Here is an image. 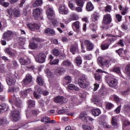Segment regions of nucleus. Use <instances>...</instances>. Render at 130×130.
<instances>
[{
  "label": "nucleus",
  "mask_w": 130,
  "mask_h": 130,
  "mask_svg": "<svg viewBox=\"0 0 130 130\" xmlns=\"http://www.w3.org/2000/svg\"><path fill=\"white\" fill-rule=\"evenodd\" d=\"M78 84L82 89H86L90 86V81L86 75H82L78 80Z\"/></svg>",
  "instance_id": "nucleus-1"
},
{
  "label": "nucleus",
  "mask_w": 130,
  "mask_h": 130,
  "mask_svg": "<svg viewBox=\"0 0 130 130\" xmlns=\"http://www.w3.org/2000/svg\"><path fill=\"white\" fill-rule=\"evenodd\" d=\"M105 80L107 83L111 88H117L118 82L116 79L112 78L111 75L108 74L105 76Z\"/></svg>",
  "instance_id": "nucleus-2"
},
{
  "label": "nucleus",
  "mask_w": 130,
  "mask_h": 130,
  "mask_svg": "<svg viewBox=\"0 0 130 130\" xmlns=\"http://www.w3.org/2000/svg\"><path fill=\"white\" fill-rule=\"evenodd\" d=\"M114 41H115V39L113 38H108L104 41L101 45V49H102V50H107Z\"/></svg>",
  "instance_id": "nucleus-3"
},
{
  "label": "nucleus",
  "mask_w": 130,
  "mask_h": 130,
  "mask_svg": "<svg viewBox=\"0 0 130 130\" xmlns=\"http://www.w3.org/2000/svg\"><path fill=\"white\" fill-rule=\"evenodd\" d=\"M12 108L13 110L11 111V118L14 121H18L20 119V112L13 106H12Z\"/></svg>",
  "instance_id": "nucleus-4"
},
{
  "label": "nucleus",
  "mask_w": 130,
  "mask_h": 130,
  "mask_svg": "<svg viewBox=\"0 0 130 130\" xmlns=\"http://www.w3.org/2000/svg\"><path fill=\"white\" fill-rule=\"evenodd\" d=\"M12 100H13V104L17 108H19L21 109L22 107H23V102H22V100L20 99V98H17L16 97V95L13 94L12 95Z\"/></svg>",
  "instance_id": "nucleus-5"
},
{
  "label": "nucleus",
  "mask_w": 130,
  "mask_h": 130,
  "mask_svg": "<svg viewBox=\"0 0 130 130\" xmlns=\"http://www.w3.org/2000/svg\"><path fill=\"white\" fill-rule=\"evenodd\" d=\"M46 58V55L43 53H40L35 57V60L37 62L39 63H43L45 62V59Z\"/></svg>",
  "instance_id": "nucleus-6"
},
{
  "label": "nucleus",
  "mask_w": 130,
  "mask_h": 130,
  "mask_svg": "<svg viewBox=\"0 0 130 130\" xmlns=\"http://www.w3.org/2000/svg\"><path fill=\"white\" fill-rule=\"evenodd\" d=\"M13 35H14L13 31L11 30H7L3 34L2 39L4 40H7V41H10V40H11L12 38H13Z\"/></svg>",
  "instance_id": "nucleus-7"
},
{
  "label": "nucleus",
  "mask_w": 130,
  "mask_h": 130,
  "mask_svg": "<svg viewBox=\"0 0 130 130\" xmlns=\"http://www.w3.org/2000/svg\"><path fill=\"white\" fill-rule=\"evenodd\" d=\"M112 22V18L110 14H107L104 15L103 23L105 25H109Z\"/></svg>",
  "instance_id": "nucleus-8"
},
{
  "label": "nucleus",
  "mask_w": 130,
  "mask_h": 130,
  "mask_svg": "<svg viewBox=\"0 0 130 130\" xmlns=\"http://www.w3.org/2000/svg\"><path fill=\"white\" fill-rule=\"evenodd\" d=\"M54 102L55 103H67L68 102L67 99H64L63 96L58 95L54 98Z\"/></svg>",
  "instance_id": "nucleus-9"
},
{
  "label": "nucleus",
  "mask_w": 130,
  "mask_h": 130,
  "mask_svg": "<svg viewBox=\"0 0 130 130\" xmlns=\"http://www.w3.org/2000/svg\"><path fill=\"white\" fill-rule=\"evenodd\" d=\"M58 12L61 15H68L69 14V9L64 5H61L59 7Z\"/></svg>",
  "instance_id": "nucleus-10"
},
{
  "label": "nucleus",
  "mask_w": 130,
  "mask_h": 130,
  "mask_svg": "<svg viewBox=\"0 0 130 130\" xmlns=\"http://www.w3.org/2000/svg\"><path fill=\"white\" fill-rule=\"evenodd\" d=\"M84 45L86 47V50L87 51H91L94 49V44L91 42V41L86 40L84 42Z\"/></svg>",
  "instance_id": "nucleus-11"
},
{
  "label": "nucleus",
  "mask_w": 130,
  "mask_h": 130,
  "mask_svg": "<svg viewBox=\"0 0 130 130\" xmlns=\"http://www.w3.org/2000/svg\"><path fill=\"white\" fill-rule=\"evenodd\" d=\"M46 14L47 15V17L50 20H53V19H54V17H55V13L51 8H48L46 11Z\"/></svg>",
  "instance_id": "nucleus-12"
},
{
  "label": "nucleus",
  "mask_w": 130,
  "mask_h": 130,
  "mask_svg": "<svg viewBox=\"0 0 130 130\" xmlns=\"http://www.w3.org/2000/svg\"><path fill=\"white\" fill-rule=\"evenodd\" d=\"M98 62L100 66L103 67V66H107V64L110 63V61L109 60L104 59L102 57H100L98 59Z\"/></svg>",
  "instance_id": "nucleus-13"
},
{
  "label": "nucleus",
  "mask_w": 130,
  "mask_h": 130,
  "mask_svg": "<svg viewBox=\"0 0 130 130\" xmlns=\"http://www.w3.org/2000/svg\"><path fill=\"white\" fill-rule=\"evenodd\" d=\"M27 27H28L31 31H35L36 30H39V29H40V26L36 23H28L27 24Z\"/></svg>",
  "instance_id": "nucleus-14"
},
{
  "label": "nucleus",
  "mask_w": 130,
  "mask_h": 130,
  "mask_svg": "<svg viewBox=\"0 0 130 130\" xmlns=\"http://www.w3.org/2000/svg\"><path fill=\"white\" fill-rule=\"evenodd\" d=\"M66 73V69L61 67V68H57L54 72L55 75L56 76H61V75H63Z\"/></svg>",
  "instance_id": "nucleus-15"
},
{
  "label": "nucleus",
  "mask_w": 130,
  "mask_h": 130,
  "mask_svg": "<svg viewBox=\"0 0 130 130\" xmlns=\"http://www.w3.org/2000/svg\"><path fill=\"white\" fill-rule=\"evenodd\" d=\"M9 110V106L6 104L3 103L2 105H0V114L4 113V112H6V111H8Z\"/></svg>",
  "instance_id": "nucleus-16"
},
{
  "label": "nucleus",
  "mask_w": 130,
  "mask_h": 130,
  "mask_svg": "<svg viewBox=\"0 0 130 130\" xmlns=\"http://www.w3.org/2000/svg\"><path fill=\"white\" fill-rule=\"evenodd\" d=\"M100 18V15L97 12H94L91 16V20L95 22V24L98 23V19Z\"/></svg>",
  "instance_id": "nucleus-17"
},
{
  "label": "nucleus",
  "mask_w": 130,
  "mask_h": 130,
  "mask_svg": "<svg viewBox=\"0 0 130 130\" xmlns=\"http://www.w3.org/2000/svg\"><path fill=\"white\" fill-rule=\"evenodd\" d=\"M19 62L22 66H28L31 63V60L29 59H24V58H20Z\"/></svg>",
  "instance_id": "nucleus-18"
},
{
  "label": "nucleus",
  "mask_w": 130,
  "mask_h": 130,
  "mask_svg": "<svg viewBox=\"0 0 130 130\" xmlns=\"http://www.w3.org/2000/svg\"><path fill=\"white\" fill-rule=\"evenodd\" d=\"M92 115L96 117V116H99L101 114V110L99 109H92L90 110Z\"/></svg>",
  "instance_id": "nucleus-19"
},
{
  "label": "nucleus",
  "mask_w": 130,
  "mask_h": 130,
  "mask_svg": "<svg viewBox=\"0 0 130 130\" xmlns=\"http://www.w3.org/2000/svg\"><path fill=\"white\" fill-rule=\"evenodd\" d=\"M40 14H41L40 9L39 8H36L34 10L32 15H33V17H34V18L36 19L40 17Z\"/></svg>",
  "instance_id": "nucleus-20"
},
{
  "label": "nucleus",
  "mask_w": 130,
  "mask_h": 130,
  "mask_svg": "<svg viewBox=\"0 0 130 130\" xmlns=\"http://www.w3.org/2000/svg\"><path fill=\"white\" fill-rule=\"evenodd\" d=\"M86 10L87 12H91L94 10V6L91 2H88L86 4Z\"/></svg>",
  "instance_id": "nucleus-21"
},
{
  "label": "nucleus",
  "mask_w": 130,
  "mask_h": 130,
  "mask_svg": "<svg viewBox=\"0 0 130 130\" xmlns=\"http://www.w3.org/2000/svg\"><path fill=\"white\" fill-rule=\"evenodd\" d=\"M7 83L8 86H12V85H15L16 83V79H15L13 77H9L8 79H7Z\"/></svg>",
  "instance_id": "nucleus-22"
},
{
  "label": "nucleus",
  "mask_w": 130,
  "mask_h": 130,
  "mask_svg": "<svg viewBox=\"0 0 130 130\" xmlns=\"http://www.w3.org/2000/svg\"><path fill=\"white\" fill-rule=\"evenodd\" d=\"M31 92H32V89L31 88H27L24 91H21L20 94L23 97L26 98L28 93H31Z\"/></svg>",
  "instance_id": "nucleus-23"
},
{
  "label": "nucleus",
  "mask_w": 130,
  "mask_h": 130,
  "mask_svg": "<svg viewBox=\"0 0 130 130\" xmlns=\"http://www.w3.org/2000/svg\"><path fill=\"white\" fill-rule=\"evenodd\" d=\"M27 104L28 108H35V101L28 100L27 101Z\"/></svg>",
  "instance_id": "nucleus-24"
},
{
  "label": "nucleus",
  "mask_w": 130,
  "mask_h": 130,
  "mask_svg": "<svg viewBox=\"0 0 130 130\" xmlns=\"http://www.w3.org/2000/svg\"><path fill=\"white\" fill-rule=\"evenodd\" d=\"M72 27H75L76 31L80 32V21H77L72 24Z\"/></svg>",
  "instance_id": "nucleus-25"
},
{
  "label": "nucleus",
  "mask_w": 130,
  "mask_h": 130,
  "mask_svg": "<svg viewBox=\"0 0 130 130\" xmlns=\"http://www.w3.org/2000/svg\"><path fill=\"white\" fill-rule=\"evenodd\" d=\"M68 88L69 90H75V91H79V87L75 85V84H70L68 85Z\"/></svg>",
  "instance_id": "nucleus-26"
},
{
  "label": "nucleus",
  "mask_w": 130,
  "mask_h": 130,
  "mask_svg": "<svg viewBox=\"0 0 130 130\" xmlns=\"http://www.w3.org/2000/svg\"><path fill=\"white\" fill-rule=\"evenodd\" d=\"M45 34H51V35H55V31L54 30L48 28L45 29Z\"/></svg>",
  "instance_id": "nucleus-27"
},
{
  "label": "nucleus",
  "mask_w": 130,
  "mask_h": 130,
  "mask_svg": "<svg viewBox=\"0 0 130 130\" xmlns=\"http://www.w3.org/2000/svg\"><path fill=\"white\" fill-rule=\"evenodd\" d=\"M77 50H78V45H73L70 48V51L72 54H75Z\"/></svg>",
  "instance_id": "nucleus-28"
},
{
  "label": "nucleus",
  "mask_w": 130,
  "mask_h": 130,
  "mask_svg": "<svg viewBox=\"0 0 130 130\" xmlns=\"http://www.w3.org/2000/svg\"><path fill=\"white\" fill-rule=\"evenodd\" d=\"M37 83L39 86H44V80L40 77H37Z\"/></svg>",
  "instance_id": "nucleus-29"
},
{
  "label": "nucleus",
  "mask_w": 130,
  "mask_h": 130,
  "mask_svg": "<svg viewBox=\"0 0 130 130\" xmlns=\"http://www.w3.org/2000/svg\"><path fill=\"white\" fill-rule=\"evenodd\" d=\"M75 62L77 64V66H81L82 64V57L80 56L76 57Z\"/></svg>",
  "instance_id": "nucleus-30"
},
{
  "label": "nucleus",
  "mask_w": 130,
  "mask_h": 130,
  "mask_svg": "<svg viewBox=\"0 0 130 130\" xmlns=\"http://www.w3.org/2000/svg\"><path fill=\"white\" fill-rule=\"evenodd\" d=\"M75 4H76L77 6L78 7H81V8H83L84 7V4L85 2L82 0H75Z\"/></svg>",
  "instance_id": "nucleus-31"
},
{
  "label": "nucleus",
  "mask_w": 130,
  "mask_h": 130,
  "mask_svg": "<svg viewBox=\"0 0 130 130\" xmlns=\"http://www.w3.org/2000/svg\"><path fill=\"white\" fill-rule=\"evenodd\" d=\"M64 83L66 85H68V84H71L72 83V77L70 76H67L64 77Z\"/></svg>",
  "instance_id": "nucleus-32"
},
{
  "label": "nucleus",
  "mask_w": 130,
  "mask_h": 130,
  "mask_svg": "<svg viewBox=\"0 0 130 130\" xmlns=\"http://www.w3.org/2000/svg\"><path fill=\"white\" fill-rule=\"evenodd\" d=\"M38 47V45L34 42H30L29 44V48L30 49H36Z\"/></svg>",
  "instance_id": "nucleus-33"
},
{
  "label": "nucleus",
  "mask_w": 130,
  "mask_h": 130,
  "mask_svg": "<svg viewBox=\"0 0 130 130\" xmlns=\"http://www.w3.org/2000/svg\"><path fill=\"white\" fill-rule=\"evenodd\" d=\"M42 0H36L35 2L33 4V7H39L42 5Z\"/></svg>",
  "instance_id": "nucleus-34"
},
{
  "label": "nucleus",
  "mask_w": 130,
  "mask_h": 130,
  "mask_svg": "<svg viewBox=\"0 0 130 130\" xmlns=\"http://www.w3.org/2000/svg\"><path fill=\"white\" fill-rule=\"evenodd\" d=\"M114 107V105H113L111 103H107L106 104V109L108 110H110L111 109H112Z\"/></svg>",
  "instance_id": "nucleus-35"
},
{
  "label": "nucleus",
  "mask_w": 130,
  "mask_h": 130,
  "mask_svg": "<svg viewBox=\"0 0 130 130\" xmlns=\"http://www.w3.org/2000/svg\"><path fill=\"white\" fill-rule=\"evenodd\" d=\"M112 72L113 73H116V74H120V67H114L112 69Z\"/></svg>",
  "instance_id": "nucleus-36"
},
{
  "label": "nucleus",
  "mask_w": 130,
  "mask_h": 130,
  "mask_svg": "<svg viewBox=\"0 0 130 130\" xmlns=\"http://www.w3.org/2000/svg\"><path fill=\"white\" fill-rule=\"evenodd\" d=\"M50 119V118H49L47 116H45V117H43L41 118V121L42 122H45V123H48Z\"/></svg>",
  "instance_id": "nucleus-37"
},
{
  "label": "nucleus",
  "mask_w": 130,
  "mask_h": 130,
  "mask_svg": "<svg viewBox=\"0 0 130 130\" xmlns=\"http://www.w3.org/2000/svg\"><path fill=\"white\" fill-rule=\"evenodd\" d=\"M13 15L15 17H19L20 16V11H19L18 9L15 8L13 10Z\"/></svg>",
  "instance_id": "nucleus-38"
},
{
  "label": "nucleus",
  "mask_w": 130,
  "mask_h": 130,
  "mask_svg": "<svg viewBox=\"0 0 130 130\" xmlns=\"http://www.w3.org/2000/svg\"><path fill=\"white\" fill-rule=\"evenodd\" d=\"M29 122H30L27 121H23L21 124V127H22V128H27V127H28V124Z\"/></svg>",
  "instance_id": "nucleus-39"
},
{
  "label": "nucleus",
  "mask_w": 130,
  "mask_h": 130,
  "mask_svg": "<svg viewBox=\"0 0 130 130\" xmlns=\"http://www.w3.org/2000/svg\"><path fill=\"white\" fill-rule=\"evenodd\" d=\"M111 122L112 126H114V128H117V122H116L115 117L112 118Z\"/></svg>",
  "instance_id": "nucleus-40"
},
{
  "label": "nucleus",
  "mask_w": 130,
  "mask_h": 130,
  "mask_svg": "<svg viewBox=\"0 0 130 130\" xmlns=\"http://www.w3.org/2000/svg\"><path fill=\"white\" fill-rule=\"evenodd\" d=\"M94 76L95 81H99L100 80H101V75H100V74L95 73Z\"/></svg>",
  "instance_id": "nucleus-41"
},
{
  "label": "nucleus",
  "mask_w": 130,
  "mask_h": 130,
  "mask_svg": "<svg viewBox=\"0 0 130 130\" xmlns=\"http://www.w3.org/2000/svg\"><path fill=\"white\" fill-rule=\"evenodd\" d=\"M123 126H127L130 125V121L128 119H124L122 120Z\"/></svg>",
  "instance_id": "nucleus-42"
},
{
  "label": "nucleus",
  "mask_w": 130,
  "mask_h": 130,
  "mask_svg": "<svg viewBox=\"0 0 130 130\" xmlns=\"http://www.w3.org/2000/svg\"><path fill=\"white\" fill-rule=\"evenodd\" d=\"M71 64L72 63L70 61L65 60L61 63V66H67L68 67H71Z\"/></svg>",
  "instance_id": "nucleus-43"
},
{
  "label": "nucleus",
  "mask_w": 130,
  "mask_h": 130,
  "mask_svg": "<svg viewBox=\"0 0 130 130\" xmlns=\"http://www.w3.org/2000/svg\"><path fill=\"white\" fill-rule=\"evenodd\" d=\"M7 122V121L6 118L5 117L0 118V125L2 124H6Z\"/></svg>",
  "instance_id": "nucleus-44"
},
{
  "label": "nucleus",
  "mask_w": 130,
  "mask_h": 130,
  "mask_svg": "<svg viewBox=\"0 0 130 130\" xmlns=\"http://www.w3.org/2000/svg\"><path fill=\"white\" fill-rule=\"evenodd\" d=\"M53 54L55 56H58L60 54V52L57 49H54L53 50Z\"/></svg>",
  "instance_id": "nucleus-45"
},
{
  "label": "nucleus",
  "mask_w": 130,
  "mask_h": 130,
  "mask_svg": "<svg viewBox=\"0 0 130 130\" xmlns=\"http://www.w3.org/2000/svg\"><path fill=\"white\" fill-rule=\"evenodd\" d=\"M84 120L85 122H87L88 121H93L94 120V119L90 116H85L84 117Z\"/></svg>",
  "instance_id": "nucleus-46"
},
{
  "label": "nucleus",
  "mask_w": 130,
  "mask_h": 130,
  "mask_svg": "<svg viewBox=\"0 0 130 130\" xmlns=\"http://www.w3.org/2000/svg\"><path fill=\"white\" fill-rule=\"evenodd\" d=\"M70 21H77L78 20V16L74 14L71 16L70 18Z\"/></svg>",
  "instance_id": "nucleus-47"
},
{
  "label": "nucleus",
  "mask_w": 130,
  "mask_h": 130,
  "mask_svg": "<svg viewBox=\"0 0 130 130\" xmlns=\"http://www.w3.org/2000/svg\"><path fill=\"white\" fill-rule=\"evenodd\" d=\"M28 69L29 70H31V71H33L35 74L37 73V69H36L35 68V66H31L29 67H28Z\"/></svg>",
  "instance_id": "nucleus-48"
},
{
  "label": "nucleus",
  "mask_w": 130,
  "mask_h": 130,
  "mask_svg": "<svg viewBox=\"0 0 130 130\" xmlns=\"http://www.w3.org/2000/svg\"><path fill=\"white\" fill-rule=\"evenodd\" d=\"M125 72L128 75L130 74V64H127L125 68Z\"/></svg>",
  "instance_id": "nucleus-49"
},
{
  "label": "nucleus",
  "mask_w": 130,
  "mask_h": 130,
  "mask_svg": "<svg viewBox=\"0 0 130 130\" xmlns=\"http://www.w3.org/2000/svg\"><path fill=\"white\" fill-rule=\"evenodd\" d=\"M33 95H34V97L35 98H36V99H40V95H39L38 94L37 91H34V93H33Z\"/></svg>",
  "instance_id": "nucleus-50"
},
{
  "label": "nucleus",
  "mask_w": 130,
  "mask_h": 130,
  "mask_svg": "<svg viewBox=\"0 0 130 130\" xmlns=\"http://www.w3.org/2000/svg\"><path fill=\"white\" fill-rule=\"evenodd\" d=\"M69 7L71 8L73 11H75V5L73 4L71 2H69Z\"/></svg>",
  "instance_id": "nucleus-51"
},
{
  "label": "nucleus",
  "mask_w": 130,
  "mask_h": 130,
  "mask_svg": "<svg viewBox=\"0 0 130 130\" xmlns=\"http://www.w3.org/2000/svg\"><path fill=\"white\" fill-rule=\"evenodd\" d=\"M39 112V111H38V110H34L31 111V114L34 116H37V115H38Z\"/></svg>",
  "instance_id": "nucleus-52"
},
{
  "label": "nucleus",
  "mask_w": 130,
  "mask_h": 130,
  "mask_svg": "<svg viewBox=\"0 0 130 130\" xmlns=\"http://www.w3.org/2000/svg\"><path fill=\"white\" fill-rule=\"evenodd\" d=\"M116 19H117L118 22H121L122 16L120 14H116Z\"/></svg>",
  "instance_id": "nucleus-53"
},
{
  "label": "nucleus",
  "mask_w": 130,
  "mask_h": 130,
  "mask_svg": "<svg viewBox=\"0 0 130 130\" xmlns=\"http://www.w3.org/2000/svg\"><path fill=\"white\" fill-rule=\"evenodd\" d=\"M59 62V60L58 59H56L54 60L53 61H52L51 62H50V64H57Z\"/></svg>",
  "instance_id": "nucleus-54"
},
{
  "label": "nucleus",
  "mask_w": 130,
  "mask_h": 130,
  "mask_svg": "<svg viewBox=\"0 0 130 130\" xmlns=\"http://www.w3.org/2000/svg\"><path fill=\"white\" fill-rule=\"evenodd\" d=\"M105 12L110 13L111 12V6L110 5H107L105 8Z\"/></svg>",
  "instance_id": "nucleus-55"
},
{
  "label": "nucleus",
  "mask_w": 130,
  "mask_h": 130,
  "mask_svg": "<svg viewBox=\"0 0 130 130\" xmlns=\"http://www.w3.org/2000/svg\"><path fill=\"white\" fill-rule=\"evenodd\" d=\"M122 51H123V48H120L116 50V52L118 53V55H121L122 54Z\"/></svg>",
  "instance_id": "nucleus-56"
},
{
  "label": "nucleus",
  "mask_w": 130,
  "mask_h": 130,
  "mask_svg": "<svg viewBox=\"0 0 130 130\" xmlns=\"http://www.w3.org/2000/svg\"><path fill=\"white\" fill-rule=\"evenodd\" d=\"M25 79H26L27 81H28V82H30L31 83V82H32V76L29 74H27L26 75Z\"/></svg>",
  "instance_id": "nucleus-57"
},
{
  "label": "nucleus",
  "mask_w": 130,
  "mask_h": 130,
  "mask_svg": "<svg viewBox=\"0 0 130 130\" xmlns=\"http://www.w3.org/2000/svg\"><path fill=\"white\" fill-rule=\"evenodd\" d=\"M113 99L115 101V102H117V103H119V102H120V99H119V97L117 96V95H114Z\"/></svg>",
  "instance_id": "nucleus-58"
},
{
  "label": "nucleus",
  "mask_w": 130,
  "mask_h": 130,
  "mask_svg": "<svg viewBox=\"0 0 130 130\" xmlns=\"http://www.w3.org/2000/svg\"><path fill=\"white\" fill-rule=\"evenodd\" d=\"M82 127L84 130H91V127L90 126H88L87 125H82Z\"/></svg>",
  "instance_id": "nucleus-59"
},
{
  "label": "nucleus",
  "mask_w": 130,
  "mask_h": 130,
  "mask_svg": "<svg viewBox=\"0 0 130 130\" xmlns=\"http://www.w3.org/2000/svg\"><path fill=\"white\" fill-rule=\"evenodd\" d=\"M13 64L15 69H17V68H19V64H18V62L17 61L13 60Z\"/></svg>",
  "instance_id": "nucleus-60"
},
{
  "label": "nucleus",
  "mask_w": 130,
  "mask_h": 130,
  "mask_svg": "<svg viewBox=\"0 0 130 130\" xmlns=\"http://www.w3.org/2000/svg\"><path fill=\"white\" fill-rule=\"evenodd\" d=\"M82 8L83 7H76V8L75 7V11H76V12H78V13H80L83 11V9H82Z\"/></svg>",
  "instance_id": "nucleus-61"
},
{
  "label": "nucleus",
  "mask_w": 130,
  "mask_h": 130,
  "mask_svg": "<svg viewBox=\"0 0 130 130\" xmlns=\"http://www.w3.org/2000/svg\"><path fill=\"white\" fill-rule=\"evenodd\" d=\"M7 14H8V15H9V17H12L13 16V11H12V10H11V9H8L6 11Z\"/></svg>",
  "instance_id": "nucleus-62"
},
{
  "label": "nucleus",
  "mask_w": 130,
  "mask_h": 130,
  "mask_svg": "<svg viewBox=\"0 0 130 130\" xmlns=\"http://www.w3.org/2000/svg\"><path fill=\"white\" fill-rule=\"evenodd\" d=\"M1 5L5 8H8V7L10 6V3L4 2L3 3H2V4H1Z\"/></svg>",
  "instance_id": "nucleus-63"
},
{
  "label": "nucleus",
  "mask_w": 130,
  "mask_h": 130,
  "mask_svg": "<svg viewBox=\"0 0 130 130\" xmlns=\"http://www.w3.org/2000/svg\"><path fill=\"white\" fill-rule=\"evenodd\" d=\"M16 88L14 87H9V92H16Z\"/></svg>",
  "instance_id": "nucleus-64"
}]
</instances>
